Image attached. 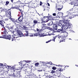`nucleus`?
<instances>
[{
	"label": "nucleus",
	"mask_w": 78,
	"mask_h": 78,
	"mask_svg": "<svg viewBox=\"0 0 78 78\" xmlns=\"http://www.w3.org/2000/svg\"><path fill=\"white\" fill-rule=\"evenodd\" d=\"M5 15L6 16H9L11 17V11L9 10H7L5 12Z\"/></svg>",
	"instance_id": "9"
},
{
	"label": "nucleus",
	"mask_w": 78,
	"mask_h": 78,
	"mask_svg": "<svg viewBox=\"0 0 78 78\" xmlns=\"http://www.w3.org/2000/svg\"><path fill=\"white\" fill-rule=\"evenodd\" d=\"M18 9V10H19V11H20V12H21V14H22V12H21V11H22V9H19H19Z\"/></svg>",
	"instance_id": "46"
},
{
	"label": "nucleus",
	"mask_w": 78,
	"mask_h": 78,
	"mask_svg": "<svg viewBox=\"0 0 78 78\" xmlns=\"http://www.w3.org/2000/svg\"><path fill=\"white\" fill-rule=\"evenodd\" d=\"M15 31H16L14 32L13 33L14 36H18V34H19L20 37L25 36V35L23 34L22 33V31L19 30V29L18 27H16L15 29Z\"/></svg>",
	"instance_id": "3"
},
{
	"label": "nucleus",
	"mask_w": 78,
	"mask_h": 78,
	"mask_svg": "<svg viewBox=\"0 0 78 78\" xmlns=\"http://www.w3.org/2000/svg\"><path fill=\"white\" fill-rule=\"evenodd\" d=\"M13 38H12V41H15L16 40H20V38H19V36L16 37V36L13 35Z\"/></svg>",
	"instance_id": "13"
},
{
	"label": "nucleus",
	"mask_w": 78,
	"mask_h": 78,
	"mask_svg": "<svg viewBox=\"0 0 78 78\" xmlns=\"http://www.w3.org/2000/svg\"><path fill=\"white\" fill-rule=\"evenodd\" d=\"M25 73L26 75H27V76H34V74H33V73H32L31 74V73H30L29 72H28V71H25Z\"/></svg>",
	"instance_id": "7"
},
{
	"label": "nucleus",
	"mask_w": 78,
	"mask_h": 78,
	"mask_svg": "<svg viewBox=\"0 0 78 78\" xmlns=\"http://www.w3.org/2000/svg\"><path fill=\"white\" fill-rule=\"evenodd\" d=\"M47 28H49L48 27H46ZM49 28L50 30H51V31H54V28H51L49 27Z\"/></svg>",
	"instance_id": "30"
},
{
	"label": "nucleus",
	"mask_w": 78,
	"mask_h": 78,
	"mask_svg": "<svg viewBox=\"0 0 78 78\" xmlns=\"http://www.w3.org/2000/svg\"><path fill=\"white\" fill-rule=\"evenodd\" d=\"M8 32L6 31V30L5 28L4 31L3 33V35L2 36H0V38H4L6 39H8L9 40H11L12 41L13 40V35H8Z\"/></svg>",
	"instance_id": "1"
},
{
	"label": "nucleus",
	"mask_w": 78,
	"mask_h": 78,
	"mask_svg": "<svg viewBox=\"0 0 78 78\" xmlns=\"http://www.w3.org/2000/svg\"><path fill=\"white\" fill-rule=\"evenodd\" d=\"M52 69L53 70H56V67H55L54 66H53L52 68Z\"/></svg>",
	"instance_id": "39"
},
{
	"label": "nucleus",
	"mask_w": 78,
	"mask_h": 78,
	"mask_svg": "<svg viewBox=\"0 0 78 78\" xmlns=\"http://www.w3.org/2000/svg\"><path fill=\"white\" fill-rule=\"evenodd\" d=\"M39 64V63L38 62L36 63L35 64V66H38Z\"/></svg>",
	"instance_id": "35"
},
{
	"label": "nucleus",
	"mask_w": 78,
	"mask_h": 78,
	"mask_svg": "<svg viewBox=\"0 0 78 78\" xmlns=\"http://www.w3.org/2000/svg\"><path fill=\"white\" fill-rule=\"evenodd\" d=\"M48 64H50V65H53V63H52V62H49Z\"/></svg>",
	"instance_id": "42"
},
{
	"label": "nucleus",
	"mask_w": 78,
	"mask_h": 78,
	"mask_svg": "<svg viewBox=\"0 0 78 78\" xmlns=\"http://www.w3.org/2000/svg\"><path fill=\"white\" fill-rule=\"evenodd\" d=\"M28 77L27 78H33L34 76H28Z\"/></svg>",
	"instance_id": "38"
},
{
	"label": "nucleus",
	"mask_w": 78,
	"mask_h": 78,
	"mask_svg": "<svg viewBox=\"0 0 78 78\" xmlns=\"http://www.w3.org/2000/svg\"><path fill=\"white\" fill-rule=\"evenodd\" d=\"M51 72V73H55V71L54 70H52Z\"/></svg>",
	"instance_id": "41"
},
{
	"label": "nucleus",
	"mask_w": 78,
	"mask_h": 78,
	"mask_svg": "<svg viewBox=\"0 0 78 78\" xmlns=\"http://www.w3.org/2000/svg\"><path fill=\"white\" fill-rule=\"evenodd\" d=\"M7 67H8V68L9 69H14V67L12 66H9L8 65L7 66Z\"/></svg>",
	"instance_id": "24"
},
{
	"label": "nucleus",
	"mask_w": 78,
	"mask_h": 78,
	"mask_svg": "<svg viewBox=\"0 0 78 78\" xmlns=\"http://www.w3.org/2000/svg\"><path fill=\"white\" fill-rule=\"evenodd\" d=\"M5 23V20H4L3 19L0 20V24L2 27H4V25L3 24Z\"/></svg>",
	"instance_id": "15"
},
{
	"label": "nucleus",
	"mask_w": 78,
	"mask_h": 78,
	"mask_svg": "<svg viewBox=\"0 0 78 78\" xmlns=\"http://www.w3.org/2000/svg\"><path fill=\"white\" fill-rule=\"evenodd\" d=\"M14 72H15V70H14L12 72L11 74V75L12 76H13V77H15V76H16V73Z\"/></svg>",
	"instance_id": "19"
},
{
	"label": "nucleus",
	"mask_w": 78,
	"mask_h": 78,
	"mask_svg": "<svg viewBox=\"0 0 78 78\" xmlns=\"http://www.w3.org/2000/svg\"><path fill=\"white\" fill-rule=\"evenodd\" d=\"M61 6H62V5H60L59 4H56V6L55 8H59V7H61Z\"/></svg>",
	"instance_id": "26"
},
{
	"label": "nucleus",
	"mask_w": 78,
	"mask_h": 78,
	"mask_svg": "<svg viewBox=\"0 0 78 78\" xmlns=\"http://www.w3.org/2000/svg\"><path fill=\"white\" fill-rule=\"evenodd\" d=\"M57 22V26L58 27H62L63 28V26H62V24L61 23V20H58ZM62 26V27H61Z\"/></svg>",
	"instance_id": "10"
},
{
	"label": "nucleus",
	"mask_w": 78,
	"mask_h": 78,
	"mask_svg": "<svg viewBox=\"0 0 78 78\" xmlns=\"http://www.w3.org/2000/svg\"><path fill=\"white\" fill-rule=\"evenodd\" d=\"M67 36H68V33H66L62 35L63 37H66Z\"/></svg>",
	"instance_id": "20"
},
{
	"label": "nucleus",
	"mask_w": 78,
	"mask_h": 78,
	"mask_svg": "<svg viewBox=\"0 0 78 78\" xmlns=\"http://www.w3.org/2000/svg\"><path fill=\"white\" fill-rule=\"evenodd\" d=\"M55 39H56V37H54V39L52 40V41H55Z\"/></svg>",
	"instance_id": "43"
},
{
	"label": "nucleus",
	"mask_w": 78,
	"mask_h": 78,
	"mask_svg": "<svg viewBox=\"0 0 78 78\" xmlns=\"http://www.w3.org/2000/svg\"><path fill=\"white\" fill-rule=\"evenodd\" d=\"M61 27V28H62V31H61V33H65L66 32V30H68V28H69L68 27Z\"/></svg>",
	"instance_id": "11"
},
{
	"label": "nucleus",
	"mask_w": 78,
	"mask_h": 78,
	"mask_svg": "<svg viewBox=\"0 0 78 78\" xmlns=\"http://www.w3.org/2000/svg\"><path fill=\"white\" fill-rule=\"evenodd\" d=\"M47 16L48 17V19H50H50H51V20H53V17L51 15H50L49 14H48V16Z\"/></svg>",
	"instance_id": "18"
},
{
	"label": "nucleus",
	"mask_w": 78,
	"mask_h": 78,
	"mask_svg": "<svg viewBox=\"0 0 78 78\" xmlns=\"http://www.w3.org/2000/svg\"><path fill=\"white\" fill-rule=\"evenodd\" d=\"M11 1L12 2H13V0H11Z\"/></svg>",
	"instance_id": "61"
},
{
	"label": "nucleus",
	"mask_w": 78,
	"mask_h": 78,
	"mask_svg": "<svg viewBox=\"0 0 78 78\" xmlns=\"http://www.w3.org/2000/svg\"><path fill=\"white\" fill-rule=\"evenodd\" d=\"M65 39L64 38H62V42H65Z\"/></svg>",
	"instance_id": "34"
},
{
	"label": "nucleus",
	"mask_w": 78,
	"mask_h": 78,
	"mask_svg": "<svg viewBox=\"0 0 78 78\" xmlns=\"http://www.w3.org/2000/svg\"><path fill=\"white\" fill-rule=\"evenodd\" d=\"M43 24L44 25H45V26L46 25V24Z\"/></svg>",
	"instance_id": "62"
},
{
	"label": "nucleus",
	"mask_w": 78,
	"mask_h": 78,
	"mask_svg": "<svg viewBox=\"0 0 78 78\" xmlns=\"http://www.w3.org/2000/svg\"><path fill=\"white\" fill-rule=\"evenodd\" d=\"M36 30H37V31H40V30H39L38 29H37H37H36Z\"/></svg>",
	"instance_id": "54"
},
{
	"label": "nucleus",
	"mask_w": 78,
	"mask_h": 78,
	"mask_svg": "<svg viewBox=\"0 0 78 78\" xmlns=\"http://www.w3.org/2000/svg\"><path fill=\"white\" fill-rule=\"evenodd\" d=\"M10 20H12V22H17V20L15 19H14L13 18H10Z\"/></svg>",
	"instance_id": "23"
},
{
	"label": "nucleus",
	"mask_w": 78,
	"mask_h": 78,
	"mask_svg": "<svg viewBox=\"0 0 78 78\" xmlns=\"http://www.w3.org/2000/svg\"><path fill=\"white\" fill-rule=\"evenodd\" d=\"M50 41H51V40L48 41V42H50Z\"/></svg>",
	"instance_id": "59"
},
{
	"label": "nucleus",
	"mask_w": 78,
	"mask_h": 78,
	"mask_svg": "<svg viewBox=\"0 0 78 78\" xmlns=\"http://www.w3.org/2000/svg\"><path fill=\"white\" fill-rule=\"evenodd\" d=\"M23 16H20L18 18V20H18L19 22H21V23H23Z\"/></svg>",
	"instance_id": "8"
},
{
	"label": "nucleus",
	"mask_w": 78,
	"mask_h": 78,
	"mask_svg": "<svg viewBox=\"0 0 78 78\" xmlns=\"http://www.w3.org/2000/svg\"><path fill=\"white\" fill-rule=\"evenodd\" d=\"M12 9H19V6H17V5H16V4H13L12 5Z\"/></svg>",
	"instance_id": "14"
},
{
	"label": "nucleus",
	"mask_w": 78,
	"mask_h": 78,
	"mask_svg": "<svg viewBox=\"0 0 78 78\" xmlns=\"http://www.w3.org/2000/svg\"><path fill=\"white\" fill-rule=\"evenodd\" d=\"M20 1H17L16 2V4H18V5H19V4H20Z\"/></svg>",
	"instance_id": "37"
},
{
	"label": "nucleus",
	"mask_w": 78,
	"mask_h": 78,
	"mask_svg": "<svg viewBox=\"0 0 78 78\" xmlns=\"http://www.w3.org/2000/svg\"><path fill=\"white\" fill-rule=\"evenodd\" d=\"M63 70H65L64 69H62V70L61 71L62 72V71H63Z\"/></svg>",
	"instance_id": "58"
},
{
	"label": "nucleus",
	"mask_w": 78,
	"mask_h": 78,
	"mask_svg": "<svg viewBox=\"0 0 78 78\" xmlns=\"http://www.w3.org/2000/svg\"><path fill=\"white\" fill-rule=\"evenodd\" d=\"M47 4H48V6H50V4H49V3H48Z\"/></svg>",
	"instance_id": "55"
},
{
	"label": "nucleus",
	"mask_w": 78,
	"mask_h": 78,
	"mask_svg": "<svg viewBox=\"0 0 78 78\" xmlns=\"http://www.w3.org/2000/svg\"><path fill=\"white\" fill-rule=\"evenodd\" d=\"M19 75V73H15V77L17 78L18 77Z\"/></svg>",
	"instance_id": "27"
},
{
	"label": "nucleus",
	"mask_w": 78,
	"mask_h": 78,
	"mask_svg": "<svg viewBox=\"0 0 78 78\" xmlns=\"http://www.w3.org/2000/svg\"><path fill=\"white\" fill-rule=\"evenodd\" d=\"M58 66L59 67V66H61V65H58Z\"/></svg>",
	"instance_id": "63"
},
{
	"label": "nucleus",
	"mask_w": 78,
	"mask_h": 78,
	"mask_svg": "<svg viewBox=\"0 0 78 78\" xmlns=\"http://www.w3.org/2000/svg\"><path fill=\"white\" fill-rule=\"evenodd\" d=\"M42 29H41L37 33L35 34H28V31L27 30H26L25 32V34L26 36H30V37H33V36H39L40 34H42Z\"/></svg>",
	"instance_id": "2"
},
{
	"label": "nucleus",
	"mask_w": 78,
	"mask_h": 78,
	"mask_svg": "<svg viewBox=\"0 0 78 78\" xmlns=\"http://www.w3.org/2000/svg\"><path fill=\"white\" fill-rule=\"evenodd\" d=\"M34 24H37V21L34 20Z\"/></svg>",
	"instance_id": "33"
},
{
	"label": "nucleus",
	"mask_w": 78,
	"mask_h": 78,
	"mask_svg": "<svg viewBox=\"0 0 78 78\" xmlns=\"http://www.w3.org/2000/svg\"><path fill=\"white\" fill-rule=\"evenodd\" d=\"M19 63H20L21 64H22V61H21L20 62H19Z\"/></svg>",
	"instance_id": "51"
},
{
	"label": "nucleus",
	"mask_w": 78,
	"mask_h": 78,
	"mask_svg": "<svg viewBox=\"0 0 78 78\" xmlns=\"http://www.w3.org/2000/svg\"><path fill=\"white\" fill-rule=\"evenodd\" d=\"M61 37V36H58V38L59 39H60Z\"/></svg>",
	"instance_id": "50"
},
{
	"label": "nucleus",
	"mask_w": 78,
	"mask_h": 78,
	"mask_svg": "<svg viewBox=\"0 0 78 78\" xmlns=\"http://www.w3.org/2000/svg\"><path fill=\"white\" fill-rule=\"evenodd\" d=\"M67 14H68V15L66 16H63V19H68L69 17V15H70V13L69 12V11H68L67 12Z\"/></svg>",
	"instance_id": "12"
},
{
	"label": "nucleus",
	"mask_w": 78,
	"mask_h": 78,
	"mask_svg": "<svg viewBox=\"0 0 78 78\" xmlns=\"http://www.w3.org/2000/svg\"><path fill=\"white\" fill-rule=\"evenodd\" d=\"M40 5L41 6V5H42V2H40Z\"/></svg>",
	"instance_id": "48"
},
{
	"label": "nucleus",
	"mask_w": 78,
	"mask_h": 78,
	"mask_svg": "<svg viewBox=\"0 0 78 78\" xmlns=\"http://www.w3.org/2000/svg\"><path fill=\"white\" fill-rule=\"evenodd\" d=\"M58 17H62V13L61 12H58L57 14Z\"/></svg>",
	"instance_id": "21"
},
{
	"label": "nucleus",
	"mask_w": 78,
	"mask_h": 78,
	"mask_svg": "<svg viewBox=\"0 0 78 78\" xmlns=\"http://www.w3.org/2000/svg\"><path fill=\"white\" fill-rule=\"evenodd\" d=\"M32 7L33 8H36V7H37V5H33L32 6Z\"/></svg>",
	"instance_id": "32"
},
{
	"label": "nucleus",
	"mask_w": 78,
	"mask_h": 78,
	"mask_svg": "<svg viewBox=\"0 0 78 78\" xmlns=\"http://www.w3.org/2000/svg\"><path fill=\"white\" fill-rule=\"evenodd\" d=\"M59 71H61V69H60L59 70H57V72H58Z\"/></svg>",
	"instance_id": "47"
},
{
	"label": "nucleus",
	"mask_w": 78,
	"mask_h": 78,
	"mask_svg": "<svg viewBox=\"0 0 78 78\" xmlns=\"http://www.w3.org/2000/svg\"><path fill=\"white\" fill-rule=\"evenodd\" d=\"M6 3L5 4V5L6 6H7V5H8V4H9V1H6L5 2Z\"/></svg>",
	"instance_id": "31"
},
{
	"label": "nucleus",
	"mask_w": 78,
	"mask_h": 78,
	"mask_svg": "<svg viewBox=\"0 0 78 78\" xmlns=\"http://www.w3.org/2000/svg\"><path fill=\"white\" fill-rule=\"evenodd\" d=\"M71 12H73V13L76 12H77V11L76 10L74 9V8H73L72 9H71L69 10Z\"/></svg>",
	"instance_id": "16"
},
{
	"label": "nucleus",
	"mask_w": 78,
	"mask_h": 78,
	"mask_svg": "<svg viewBox=\"0 0 78 78\" xmlns=\"http://www.w3.org/2000/svg\"><path fill=\"white\" fill-rule=\"evenodd\" d=\"M42 36H43V37H44V36H45V35H42Z\"/></svg>",
	"instance_id": "64"
},
{
	"label": "nucleus",
	"mask_w": 78,
	"mask_h": 78,
	"mask_svg": "<svg viewBox=\"0 0 78 78\" xmlns=\"http://www.w3.org/2000/svg\"><path fill=\"white\" fill-rule=\"evenodd\" d=\"M50 20V19H48V17L46 16H44V17L42 19V21L43 23H45V22H47Z\"/></svg>",
	"instance_id": "5"
},
{
	"label": "nucleus",
	"mask_w": 78,
	"mask_h": 78,
	"mask_svg": "<svg viewBox=\"0 0 78 78\" xmlns=\"http://www.w3.org/2000/svg\"><path fill=\"white\" fill-rule=\"evenodd\" d=\"M73 4H71L73 5V8H74V9L76 10L77 12L78 10V5L76 3L74 2H73Z\"/></svg>",
	"instance_id": "6"
},
{
	"label": "nucleus",
	"mask_w": 78,
	"mask_h": 78,
	"mask_svg": "<svg viewBox=\"0 0 78 78\" xmlns=\"http://www.w3.org/2000/svg\"><path fill=\"white\" fill-rule=\"evenodd\" d=\"M3 66V64L0 63V66Z\"/></svg>",
	"instance_id": "52"
},
{
	"label": "nucleus",
	"mask_w": 78,
	"mask_h": 78,
	"mask_svg": "<svg viewBox=\"0 0 78 78\" xmlns=\"http://www.w3.org/2000/svg\"><path fill=\"white\" fill-rule=\"evenodd\" d=\"M53 28H54V31H56L58 30V26L56 24H55L53 26Z\"/></svg>",
	"instance_id": "17"
},
{
	"label": "nucleus",
	"mask_w": 78,
	"mask_h": 78,
	"mask_svg": "<svg viewBox=\"0 0 78 78\" xmlns=\"http://www.w3.org/2000/svg\"><path fill=\"white\" fill-rule=\"evenodd\" d=\"M26 62H31V61H29V60H27V61H26Z\"/></svg>",
	"instance_id": "45"
},
{
	"label": "nucleus",
	"mask_w": 78,
	"mask_h": 78,
	"mask_svg": "<svg viewBox=\"0 0 78 78\" xmlns=\"http://www.w3.org/2000/svg\"><path fill=\"white\" fill-rule=\"evenodd\" d=\"M62 9V8H61V7H57L56 8L57 9H58V11H61V10Z\"/></svg>",
	"instance_id": "28"
},
{
	"label": "nucleus",
	"mask_w": 78,
	"mask_h": 78,
	"mask_svg": "<svg viewBox=\"0 0 78 78\" xmlns=\"http://www.w3.org/2000/svg\"><path fill=\"white\" fill-rule=\"evenodd\" d=\"M46 43H48V41H46Z\"/></svg>",
	"instance_id": "60"
},
{
	"label": "nucleus",
	"mask_w": 78,
	"mask_h": 78,
	"mask_svg": "<svg viewBox=\"0 0 78 78\" xmlns=\"http://www.w3.org/2000/svg\"><path fill=\"white\" fill-rule=\"evenodd\" d=\"M74 3H76L77 4V5H78V1L77 0H74V2H73Z\"/></svg>",
	"instance_id": "29"
},
{
	"label": "nucleus",
	"mask_w": 78,
	"mask_h": 78,
	"mask_svg": "<svg viewBox=\"0 0 78 78\" xmlns=\"http://www.w3.org/2000/svg\"><path fill=\"white\" fill-rule=\"evenodd\" d=\"M27 69H24V73H25V71H27Z\"/></svg>",
	"instance_id": "53"
},
{
	"label": "nucleus",
	"mask_w": 78,
	"mask_h": 78,
	"mask_svg": "<svg viewBox=\"0 0 78 78\" xmlns=\"http://www.w3.org/2000/svg\"><path fill=\"white\" fill-rule=\"evenodd\" d=\"M38 72H42V69H41V68H40L38 69Z\"/></svg>",
	"instance_id": "36"
},
{
	"label": "nucleus",
	"mask_w": 78,
	"mask_h": 78,
	"mask_svg": "<svg viewBox=\"0 0 78 78\" xmlns=\"http://www.w3.org/2000/svg\"><path fill=\"white\" fill-rule=\"evenodd\" d=\"M62 31V29H58V30H57L55 32H57V33H61Z\"/></svg>",
	"instance_id": "25"
},
{
	"label": "nucleus",
	"mask_w": 78,
	"mask_h": 78,
	"mask_svg": "<svg viewBox=\"0 0 78 78\" xmlns=\"http://www.w3.org/2000/svg\"><path fill=\"white\" fill-rule=\"evenodd\" d=\"M9 18H7V21H9Z\"/></svg>",
	"instance_id": "57"
},
{
	"label": "nucleus",
	"mask_w": 78,
	"mask_h": 78,
	"mask_svg": "<svg viewBox=\"0 0 78 78\" xmlns=\"http://www.w3.org/2000/svg\"><path fill=\"white\" fill-rule=\"evenodd\" d=\"M63 22L64 23V24H65L66 26H67V27L71 26L72 24L70 23L69 21H68L67 20H63Z\"/></svg>",
	"instance_id": "4"
},
{
	"label": "nucleus",
	"mask_w": 78,
	"mask_h": 78,
	"mask_svg": "<svg viewBox=\"0 0 78 78\" xmlns=\"http://www.w3.org/2000/svg\"><path fill=\"white\" fill-rule=\"evenodd\" d=\"M1 75H2V76H3L4 75V74L1 73Z\"/></svg>",
	"instance_id": "49"
},
{
	"label": "nucleus",
	"mask_w": 78,
	"mask_h": 78,
	"mask_svg": "<svg viewBox=\"0 0 78 78\" xmlns=\"http://www.w3.org/2000/svg\"><path fill=\"white\" fill-rule=\"evenodd\" d=\"M42 63L43 64H45V62H42Z\"/></svg>",
	"instance_id": "56"
},
{
	"label": "nucleus",
	"mask_w": 78,
	"mask_h": 78,
	"mask_svg": "<svg viewBox=\"0 0 78 78\" xmlns=\"http://www.w3.org/2000/svg\"><path fill=\"white\" fill-rule=\"evenodd\" d=\"M73 17H74V16H69V18L70 19H72V18H73Z\"/></svg>",
	"instance_id": "40"
},
{
	"label": "nucleus",
	"mask_w": 78,
	"mask_h": 78,
	"mask_svg": "<svg viewBox=\"0 0 78 78\" xmlns=\"http://www.w3.org/2000/svg\"><path fill=\"white\" fill-rule=\"evenodd\" d=\"M56 13H54L52 14V15L53 16H56Z\"/></svg>",
	"instance_id": "44"
},
{
	"label": "nucleus",
	"mask_w": 78,
	"mask_h": 78,
	"mask_svg": "<svg viewBox=\"0 0 78 78\" xmlns=\"http://www.w3.org/2000/svg\"><path fill=\"white\" fill-rule=\"evenodd\" d=\"M53 24V21H50L49 23H48V26H51V25Z\"/></svg>",
	"instance_id": "22"
}]
</instances>
